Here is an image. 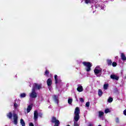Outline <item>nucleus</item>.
Listing matches in <instances>:
<instances>
[{
  "mask_svg": "<svg viewBox=\"0 0 126 126\" xmlns=\"http://www.w3.org/2000/svg\"><path fill=\"white\" fill-rule=\"evenodd\" d=\"M80 113V110L79 108L76 107L74 111V122H78L79 120V114Z\"/></svg>",
  "mask_w": 126,
  "mask_h": 126,
  "instance_id": "nucleus-1",
  "label": "nucleus"
},
{
  "mask_svg": "<svg viewBox=\"0 0 126 126\" xmlns=\"http://www.w3.org/2000/svg\"><path fill=\"white\" fill-rule=\"evenodd\" d=\"M83 64L86 66V71H90L91 70V66H92V64L89 62H83Z\"/></svg>",
  "mask_w": 126,
  "mask_h": 126,
  "instance_id": "nucleus-2",
  "label": "nucleus"
},
{
  "mask_svg": "<svg viewBox=\"0 0 126 126\" xmlns=\"http://www.w3.org/2000/svg\"><path fill=\"white\" fill-rule=\"evenodd\" d=\"M94 72L96 76H99L98 74H102V68L99 66H96L94 69Z\"/></svg>",
  "mask_w": 126,
  "mask_h": 126,
  "instance_id": "nucleus-3",
  "label": "nucleus"
},
{
  "mask_svg": "<svg viewBox=\"0 0 126 126\" xmlns=\"http://www.w3.org/2000/svg\"><path fill=\"white\" fill-rule=\"evenodd\" d=\"M29 96L30 98H37V93H36V91L32 89V92L29 94Z\"/></svg>",
  "mask_w": 126,
  "mask_h": 126,
  "instance_id": "nucleus-4",
  "label": "nucleus"
},
{
  "mask_svg": "<svg viewBox=\"0 0 126 126\" xmlns=\"http://www.w3.org/2000/svg\"><path fill=\"white\" fill-rule=\"evenodd\" d=\"M42 88V84H38L37 83H34L33 84L32 89L36 91V89L38 90Z\"/></svg>",
  "mask_w": 126,
  "mask_h": 126,
  "instance_id": "nucleus-5",
  "label": "nucleus"
},
{
  "mask_svg": "<svg viewBox=\"0 0 126 126\" xmlns=\"http://www.w3.org/2000/svg\"><path fill=\"white\" fill-rule=\"evenodd\" d=\"M51 122H52V123H53L55 124V126H60V121H59L58 119H57V118H56V117H52Z\"/></svg>",
  "mask_w": 126,
  "mask_h": 126,
  "instance_id": "nucleus-6",
  "label": "nucleus"
},
{
  "mask_svg": "<svg viewBox=\"0 0 126 126\" xmlns=\"http://www.w3.org/2000/svg\"><path fill=\"white\" fill-rule=\"evenodd\" d=\"M98 7H100L101 9H104V8H105V5L101 3V2H99L97 4L95 5L96 8H98Z\"/></svg>",
  "mask_w": 126,
  "mask_h": 126,
  "instance_id": "nucleus-7",
  "label": "nucleus"
},
{
  "mask_svg": "<svg viewBox=\"0 0 126 126\" xmlns=\"http://www.w3.org/2000/svg\"><path fill=\"white\" fill-rule=\"evenodd\" d=\"M47 86H48L49 88H50V87H51V86L52 85V84H53V80H52V79H51V78H49L48 79H47Z\"/></svg>",
  "mask_w": 126,
  "mask_h": 126,
  "instance_id": "nucleus-8",
  "label": "nucleus"
},
{
  "mask_svg": "<svg viewBox=\"0 0 126 126\" xmlns=\"http://www.w3.org/2000/svg\"><path fill=\"white\" fill-rule=\"evenodd\" d=\"M13 117L14 125H17V120L18 119V117H17V115H16L15 114H13Z\"/></svg>",
  "mask_w": 126,
  "mask_h": 126,
  "instance_id": "nucleus-9",
  "label": "nucleus"
},
{
  "mask_svg": "<svg viewBox=\"0 0 126 126\" xmlns=\"http://www.w3.org/2000/svg\"><path fill=\"white\" fill-rule=\"evenodd\" d=\"M53 98L55 103H56V104H57V105H59V96L58 95H54L53 96Z\"/></svg>",
  "mask_w": 126,
  "mask_h": 126,
  "instance_id": "nucleus-10",
  "label": "nucleus"
},
{
  "mask_svg": "<svg viewBox=\"0 0 126 126\" xmlns=\"http://www.w3.org/2000/svg\"><path fill=\"white\" fill-rule=\"evenodd\" d=\"M38 111L37 110H35L34 112V121H37L38 120Z\"/></svg>",
  "mask_w": 126,
  "mask_h": 126,
  "instance_id": "nucleus-11",
  "label": "nucleus"
},
{
  "mask_svg": "<svg viewBox=\"0 0 126 126\" xmlns=\"http://www.w3.org/2000/svg\"><path fill=\"white\" fill-rule=\"evenodd\" d=\"M110 78H111V79H114L115 80H119V77L115 74L111 75Z\"/></svg>",
  "mask_w": 126,
  "mask_h": 126,
  "instance_id": "nucleus-12",
  "label": "nucleus"
},
{
  "mask_svg": "<svg viewBox=\"0 0 126 126\" xmlns=\"http://www.w3.org/2000/svg\"><path fill=\"white\" fill-rule=\"evenodd\" d=\"M54 78H55L56 84H58V83H60L62 81V80L58 79V75H55Z\"/></svg>",
  "mask_w": 126,
  "mask_h": 126,
  "instance_id": "nucleus-13",
  "label": "nucleus"
},
{
  "mask_svg": "<svg viewBox=\"0 0 126 126\" xmlns=\"http://www.w3.org/2000/svg\"><path fill=\"white\" fill-rule=\"evenodd\" d=\"M77 90L78 92H82L83 91V87H82V86L78 85Z\"/></svg>",
  "mask_w": 126,
  "mask_h": 126,
  "instance_id": "nucleus-14",
  "label": "nucleus"
},
{
  "mask_svg": "<svg viewBox=\"0 0 126 126\" xmlns=\"http://www.w3.org/2000/svg\"><path fill=\"white\" fill-rule=\"evenodd\" d=\"M33 107V105H29L27 108V113H30L31 110H32V107Z\"/></svg>",
  "mask_w": 126,
  "mask_h": 126,
  "instance_id": "nucleus-15",
  "label": "nucleus"
},
{
  "mask_svg": "<svg viewBox=\"0 0 126 126\" xmlns=\"http://www.w3.org/2000/svg\"><path fill=\"white\" fill-rule=\"evenodd\" d=\"M85 2L88 3H94V0H85Z\"/></svg>",
  "mask_w": 126,
  "mask_h": 126,
  "instance_id": "nucleus-16",
  "label": "nucleus"
},
{
  "mask_svg": "<svg viewBox=\"0 0 126 126\" xmlns=\"http://www.w3.org/2000/svg\"><path fill=\"white\" fill-rule=\"evenodd\" d=\"M121 60H122V61H126V57L124 53L121 54Z\"/></svg>",
  "mask_w": 126,
  "mask_h": 126,
  "instance_id": "nucleus-17",
  "label": "nucleus"
},
{
  "mask_svg": "<svg viewBox=\"0 0 126 126\" xmlns=\"http://www.w3.org/2000/svg\"><path fill=\"white\" fill-rule=\"evenodd\" d=\"M98 116L99 118H102L104 116V112L99 111Z\"/></svg>",
  "mask_w": 126,
  "mask_h": 126,
  "instance_id": "nucleus-18",
  "label": "nucleus"
},
{
  "mask_svg": "<svg viewBox=\"0 0 126 126\" xmlns=\"http://www.w3.org/2000/svg\"><path fill=\"white\" fill-rule=\"evenodd\" d=\"M7 117L9 119H11V118H12V113H11V112H9L7 114Z\"/></svg>",
  "mask_w": 126,
  "mask_h": 126,
  "instance_id": "nucleus-19",
  "label": "nucleus"
},
{
  "mask_svg": "<svg viewBox=\"0 0 126 126\" xmlns=\"http://www.w3.org/2000/svg\"><path fill=\"white\" fill-rule=\"evenodd\" d=\"M20 123L21 125H22V126H25V122H24V120H23V119H21Z\"/></svg>",
  "mask_w": 126,
  "mask_h": 126,
  "instance_id": "nucleus-20",
  "label": "nucleus"
},
{
  "mask_svg": "<svg viewBox=\"0 0 126 126\" xmlns=\"http://www.w3.org/2000/svg\"><path fill=\"white\" fill-rule=\"evenodd\" d=\"M107 63L108 64V65H112V60H110V59H108L107 60Z\"/></svg>",
  "mask_w": 126,
  "mask_h": 126,
  "instance_id": "nucleus-21",
  "label": "nucleus"
},
{
  "mask_svg": "<svg viewBox=\"0 0 126 126\" xmlns=\"http://www.w3.org/2000/svg\"><path fill=\"white\" fill-rule=\"evenodd\" d=\"M108 87H109V85L108 84H105L103 86V88L105 90H107V89H108Z\"/></svg>",
  "mask_w": 126,
  "mask_h": 126,
  "instance_id": "nucleus-22",
  "label": "nucleus"
},
{
  "mask_svg": "<svg viewBox=\"0 0 126 126\" xmlns=\"http://www.w3.org/2000/svg\"><path fill=\"white\" fill-rule=\"evenodd\" d=\"M98 96L101 97V96H102V95L103 94V92H102V90H98Z\"/></svg>",
  "mask_w": 126,
  "mask_h": 126,
  "instance_id": "nucleus-23",
  "label": "nucleus"
},
{
  "mask_svg": "<svg viewBox=\"0 0 126 126\" xmlns=\"http://www.w3.org/2000/svg\"><path fill=\"white\" fill-rule=\"evenodd\" d=\"M21 98H25L26 97V94L25 93H23L20 94Z\"/></svg>",
  "mask_w": 126,
  "mask_h": 126,
  "instance_id": "nucleus-24",
  "label": "nucleus"
},
{
  "mask_svg": "<svg viewBox=\"0 0 126 126\" xmlns=\"http://www.w3.org/2000/svg\"><path fill=\"white\" fill-rule=\"evenodd\" d=\"M104 112L105 114H108V113H111V110L108 108H107L105 110Z\"/></svg>",
  "mask_w": 126,
  "mask_h": 126,
  "instance_id": "nucleus-25",
  "label": "nucleus"
},
{
  "mask_svg": "<svg viewBox=\"0 0 126 126\" xmlns=\"http://www.w3.org/2000/svg\"><path fill=\"white\" fill-rule=\"evenodd\" d=\"M108 102L109 103H112L113 102V98L109 97L108 99Z\"/></svg>",
  "mask_w": 126,
  "mask_h": 126,
  "instance_id": "nucleus-26",
  "label": "nucleus"
},
{
  "mask_svg": "<svg viewBox=\"0 0 126 126\" xmlns=\"http://www.w3.org/2000/svg\"><path fill=\"white\" fill-rule=\"evenodd\" d=\"M68 104H71L72 103V98H68Z\"/></svg>",
  "mask_w": 126,
  "mask_h": 126,
  "instance_id": "nucleus-27",
  "label": "nucleus"
},
{
  "mask_svg": "<svg viewBox=\"0 0 126 126\" xmlns=\"http://www.w3.org/2000/svg\"><path fill=\"white\" fill-rule=\"evenodd\" d=\"M14 108H17V107H19V105L17 104V103H15L14 104Z\"/></svg>",
  "mask_w": 126,
  "mask_h": 126,
  "instance_id": "nucleus-28",
  "label": "nucleus"
},
{
  "mask_svg": "<svg viewBox=\"0 0 126 126\" xmlns=\"http://www.w3.org/2000/svg\"><path fill=\"white\" fill-rule=\"evenodd\" d=\"M90 106V103L89 102H87L86 103V107H89Z\"/></svg>",
  "mask_w": 126,
  "mask_h": 126,
  "instance_id": "nucleus-29",
  "label": "nucleus"
},
{
  "mask_svg": "<svg viewBox=\"0 0 126 126\" xmlns=\"http://www.w3.org/2000/svg\"><path fill=\"white\" fill-rule=\"evenodd\" d=\"M112 66H114V67L117 66V63L116 62H113L112 63Z\"/></svg>",
  "mask_w": 126,
  "mask_h": 126,
  "instance_id": "nucleus-30",
  "label": "nucleus"
},
{
  "mask_svg": "<svg viewBox=\"0 0 126 126\" xmlns=\"http://www.w3.org/2000/svg\"><path fill=\"white\" fill-rule=\"evenodd\" d=\"M80 101L82 103H83L84 102V99H83V98H80Z\"/></svg>",
  "mask_w": 126,
  "mask_h": 126,
  "instance_id": "nucleus-31",
  "label": "nucleus"
},
{
  "mask_svg": "<svg viewBox=\"0 0 126 126\" xmlns=\"http://www.w3.org/2000/svg\"><path fill=\"white\" fill-rule=\"evenodd\" d=\"M74 126H79L77 122L74 121Z\"/></svg>",
  "mask_w": 126,
  "mask_h": 126,
  "instance_id": "nucleus-32",
  "label": "nucleus"
},
{
  "mask_svg": "<svg viewBox=\"0 0 126 126\" xmlns=\"http://www.w3.org/2000/svg\"><path fill=\"white\" fill-rule=\"evenodd\" d=\"M116 123H117V124H118V123H120V120L119 119V118H117L116 119Z\"/></svg>",
  "mask_w": 126,
  "mask_h": 126,
  "instance_id": "nucleus-33",
  "label": "nucleus"
},
{
  "mask_svg": "<svg viewBox=\"0 0 126 126\" xmlns=\"http://www.w3.org/2000/svg\"><path fill=\"white\" fill-rule=\"evenodd\" d=\"M49 72L48 71V70H46L45 72V75H46V76H48V74H49Z\"/></svg>",
  "mask_w": 126,
  "mask_h": 126,
  "instance_id": "nucleus-34",
  "label": "nucleus"
},
{
  "mask_svg": "<svg viewBox=\"0 0 126 126\" xmlns=\"http://www.w3.org/2000/svg\"><path fill=\"white\" fill-rule=\"evenodd\" d=\"M123 113H124V115L125 116H126V109H125L124 111H123Z\"/></svg>",
  "mask_w": 126,
  "mask_h": 126,
  "instance_id": "nucleus-35",
  "label": "nucleus"
},
{
  "mask_svg": "<svg viewBox=\"0 0 126 126\" xmlns=\"http://www.w3.org/2000/svg\"><path fill=\"white\" fill-rule=\"evenodd\" d=\"M38 116H39L40 117H42V116H43V114L41 113H39L38 114Z\"/></svg>",
  "mask_w": 126,
  "mask_h": 126,
  "instance_id": "nucleus-36",
  "label": "nucleus"
},
{
  "mask_svg": "<svg viewBox=\"0 0 126 126\" xmlns=\"http://www.w3.org/2000/svg\"><path fill=\"white\" fill-rule=\"evenodd\" d=\"M29 126H34V125H33V124L32 123H30Z\"/></svg>",
  "mask_w": 126,
  "mask_h": 126,
  "instance_id": "nucleus-37",
  "label": "nucleus"
},
{
  "mask_svg": "<svg viewBox=\"0 0 126 126\" xmlns=\"http://www.w3.org/2000/svg\"><path fill=\"white\" fill-rule=\"evenodd\" d=\"M89 126H92V124H90L89 125Z\"/></svg>",
  "mask_w": 126,
  "mask_h": 126,
  "instance_id": "nucleus-38",
  "label": "nucleus"
},
{
  "mask_svg": "<svg viewBox=\"0 0 126 126\" xmlns=\"http://www.w3.org/2000/svg\"><path fill=\"white\" fill-rule=\"evenodd\" d=\"M115 59H118V56H116Z\"/></svg>",
  "mask_w": 126,
  "mask_h": 126,
  "instance_id": "nucleus-39",
  "label": "nucleus"
},
{
  "mask_svg": "<svg viewBox=\"0 0 126 126\" xmlns=\"http://www.w3.org/2000/svg\"><path fill=\"white\" fill-rule=\"evenodd\" d=\"M98 126H101V125H98Z\"/></svg>",
  "mask_w": 126,
  "mask_h": 126,
  "instance_id": "nucleus-40",
  "label": "nucleus"
}]
</instances>
